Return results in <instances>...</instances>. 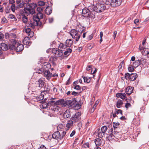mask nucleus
Returning <instances> with one entry per match:
<instances>
[{"label": "nucleus", "mask_w": 149, "mask_h": 149, "mask_svg": "<svg viewBox=\"0 0 149 149\" xmlns=\"http://www.w3.org/2000/svg\"><path fill=\"white\" fill-rule=\"evenodd\" d=\"M25 32L29 34V35H30V33H32V36H33L34 35V33L33 32L31 31V29L30 28H28L27 29H26L25 30Z\"/></svg>", "instance_id": "obj_39"}, {"label": "nucleus", "mask_w": 149, "mask_h": 149, "mask_svg": "<svg viewBox=\"0 0 149 149\" xmlns=\"http://www.w3.org/2000/svg\"><path fill=\"white\" fill-rule=\"evenodd\" d=\"M142 54L144 56L148 55L149 54V49L144 47L142 51Z\"/></svg>", "instance_id": "obj_26"}, {"label": "nucleus", "mask_w": 149, "mask_h": 149, "mask_svg": "<svg viewBox=\"0 0 149 149\" xmlns=\"http://www.w3.org/2000/svg\"><path fill=\"white\" fill-rule=\"evenodd\" d=\"M99 103V101H97L96 102L95 104L93 106V111H94L95 107H96L97 105Z\"/></svg>", "instance_id": "obj_52"}, {"label": "nucleus", "mask_w": 149, "mask_h": 149, "mask_svg": "<svg viewBox=\"0 0 149 149\" xmlns=\"http://www.w3.org/2000/svg\"><path fill=\"white\" fill-rule=\"evenodd\" d=\"M15 4L12 5L11 6V9L12 11L14 12L15 11Z\"/></svg>", "instance_id": "obj_49"}, {"label": "nucleus", "mask_w": 149, "mask_h": 149, "mask_svg": "<svg viewBox=\"0 0 149 149\" xmlns=\"http://www.w3.org/2000/svg\"><path fill=\"white\" fill-rule=\"evenodd\" d=\"M111 133L109 134H106V140H108L110 141L111 140H112L113 139H114V136L113 134V129L111 128L110 129V132Z\"/></svg>", "instance_id": "obj_11"}, {"label": "nucleus", "mask_w": 149, "mask_h": 149, "mask_svg": "<svg viewBox=\"0 0 149 149\" xmlns=\"http://www.w3.org/2000/svg\"><path fill=\"white\" fill-rule=\"evenodd\" d=\"M49 109H50L52 111H58L60 109V107L56 105L50 104Z\"/></svg>", "instance_id": "obj_15"}, {"label": "nucleus", "mask_w": 149, "mask_h": 149, "mask_svg": "<svg viewBox=\"0 0 149 149\" xmlns=\"http://www.w3.org/2000/svg\"><path fill=\"white\" fill-rule=\"evenodd\" d=\"M81 115L80 112H77L72 116L71 120L73 121L74 123H76L81 119L80 116Z\"/></svg>", "instance_id": "obj_9"}, {"label": "nucleus", "mask_w": 149, "mask_h": 149, "mask_svg": "<svg viewBox=\"0 0 149 149\" xmlns=\"http://www.w3.org/2000/svg\"><path fill=\"white\" fill-rule=\"evenodd\" d=\"M116 110V113L117 114L120 113L121 115H123V112L122 110L120 109H115Z\"/></svg>", "instance_id": "obj_46"}, {"label": "nucleus", "mask_w": 149, "mask_h": 149, "mask_svg": "<svg viewBox=\"0 0 149 149\" xmlns=\"http://www.w3.org/2000/svg\"><path fill=\"white\" fill-rule=\"evenodd\" d=\"M133 89V87L128 86L126 89L125 93L129 95L132 93Z\"/></svg>", "instance_id": "obj_19"}, {"label": "nucleus", "mask_w": 149, "mask_h": 149, "mask_svg": "<svg viewBox=\"0 0 149 149\" xmlns=\"http://www.w3.org/2000/svg\"><path fill=\"white\" fill-rule=\"evenodd\" d=\"M21 15L22 16L23 22L25 23H26L28 20V19L27 16L23 14L22 13V12L21 13Z\"/></svg>", "instance_id": "obj_29"}, {"label": "nucleus", "mask_w": 149, "mask_h": 149, "mask_svg": "<svg viewBox=\"0 0 149 149\" xmlns=\"http://www.w3.org/2000/svg\"><path fill=\"white\" fill-rule=\"evenodd\" d=\"M113 134L114 136V137L116 139H118V138H120L121 137V136L120 134V133L117 132V131L115 130V132L114 131L113 132Z\"/></svg>", "instance_id": "obj_25"}, {"label": "nucleus", "mask_w": 149, "mask_h": 149, "mask_svg": "<svg viewBox=\"0 0 149 149\" xmlns=\"http://www.w3.org/2000/svg\"><path fill=\"white\" fill-rule=\"evenodd\" d=\"M81 34L76 31L75 29L71 30L70 35L72 38L74 39L76 41H78L80 38Z\"/></svg>", "instance_id": "obj_6"}, {"label": "nucleus", "mask_w": 149, "mask_h": 149, "mask_svg": "<svg viewBox=\"0 0 149 149\" xmlns=\"http://www.w3.org/2000/svg\"><path fill=\"white\" fill-rule=\"evenodd\" d=\"M74 123L73 121L71 120H69L68 121L66 125L67 130H69L70 127H72Z\"/></svg>", "instance_id": "obj_22"}, {"label": "nucleus", "mask_w": 149, "mask_h": 149, "mask_svg": "<svg viewBox=\"0 0 149 149\" xmlns=\"http://www.w3.org/2000/svg\"><path fill=\"white\" fill-rule=\"evenodd\" d=\"M82 77L83 78L84 81L85 82L88 83L90 82L91 80V78L89 77H85L84 76H82Z\"/></svg>", "instance_id": "obj_30"}, {"label": "nucleus", "mask_w": 149, "mask_h": 149, "mask_svg": "<svg viewBox=\"0 0 149 149\" xmlns=\"http://www.w3.org/2000/svg\"><path fill=\"white\" fill-rule=\"evenodd\" d=\"M138 76L137 74L136 73H132L130 75V80L131 81H134L136 79Z\"/></svg>", "instance_id": "obj_21"}, {"label": "nucleus", "mask_w": 149, "mask_h": 149, "mask_svg": "<svg viewBox=\"0 0 149 149\" xmlns=\"http://www.w3.org/2000/svg\"><path fill=\"white\" fill-rule=\"evenodd\" d=\"M13 45L12 47L14 48H15L17 52L22 51L24 48V47L22 44L18 43H17L16 41L15 40L13 43Z\"/></svg>", "instance_id": "obj_7"}, {"label": "nucleus", "mask_w": 149, "mask_h": 149, "mask_svg": "<svg viewBox=\"0 0 149 149\" xmlns=\"http://www.w3.org/2000/svg\"><path fill=\"white\" fill-rule=\"evenodd\" d=\"M45 82L41 79H39L37 81L36 84L37 86L39 87V88H41L44 85Z\"/></svg>", "instance_id": "obj_16"}, {"label": "nucleus", "mask_w": 149, "mask_h": 149, "mask_svg": "<svg viewBox=\"0 0 149 149\" xmlns=\"http://www.w3.org/2000/svg\"><path fill=\"white\" fill-rule=\"evenodd\" d=\"M15 2L14 0H9V3L10 4H15L14 3Z\"/></svg>", "instance_id": "obj_62"}, {"label": "nucleus", "mask_w": 149, "mask_h": 149, "mask_svg": "<svg viewBox=\"0 0 149 149\" xmlns=\"http://www.w3.org/2000/svg\"><path fill=\"white\" fill-rule=\"evenodd\" d=\"M130 74L128 73H125V77L127 80L130 79Z\"/></svg>", "instance_id": "obj_44"}, {"label": "nucleus", "mask_w": 149, "mask_h": 149, "mask_svg": "<svg viewBox=\"0 0 149 149\" xmlns=\"http://www.w3.org/2000/svg\"><path fill=\"white\" fill-rule=\"evenodd\" d=\"M57 57H56L55 56V57H52L50 58L51 60H52V61L54 63V62L57 60Z\"/></svg>", "instance_id": "obj_54"}, {"label": "nucleus", "mask_w": 149, "mask_h": 149, "mask_svg": "<svg viewBox=\"0 0 149 149\" xmlns=\"http://www.w3.org/2000/svg\"><path fill=\"white\" fill-rule=\"evenodd\" d=\"M43 17L42 14L41 13H38L36 15H34L33 17V19H37L39 21L40 19H42Z\"/></svg>", "instance_id": "obj_14"}, {"label": "nucleus", "mask_w": 149, "mask_h": 149, "mask_svg": "<svg viewBox=\"0 0 149 149\" xmlns=\"http://www.w3.org/2000/svg\"><path fill=\"white\" fill-rule=\"evenodd\" d=\"M68 101L69 103H68L67 106H70L72 107H74L76 103H77V101H76L75 98H74L72 99V100H67Z\"/></svg>", "instance_id": "obj_12"}, {"label": "nucleus", "mask_w": 149, "mask_h": 149, "mask_svg": "<svg viewBox=\"0 0 149 149\" xmlns=\"http://www.w3.org/2000/svg\"><path fill=\"white\" fill-rule=\"evenodd\" d=\"M123 104V102L122 100H119L116 102V106L118 108H120Z\"/></svg>", "instance_id": "obj_31"}, {"label": "nucleus", "mask_w": 149, "mask_h": 149, "mask_svg": "<svg viewBox=\"0 0 149 149\" xmlns=\"http://www.w3.org/2000/svg\"><path fill=\"white\" fill-rule=\"evenodd\" d=\"M93 34H92L90 35L89 36L88 38V40H91L93 38Z\"/></svg>", "instance_id": "obj_61"}, {"label": "nucleus", "mask_w": 149, "mask_h": 149, "mask_svg": "<svg viewBox=\"0 0 149 149\" xmlns=\"http://www.w3.org/2000/svg\"><path fill=\"white\" fill-rule=\"evenodd\" d=\"M121 0H106L105 3L108 5H110L113 7H116L121 4Z\"/></svg>", "instance_id": "obj_5"}, {"label": "nucleus", "mask_w": 149, "mask_h": 149, "mask_svg": "<svg viewBox=\"0 0 149 149\" xmlns=\"http://www.w3.org/2000/svg\"><path fill=\"white\" fill-rule=\"evenodd\" d=\"M72 52V49L70 48L66 49V50L64 52V54L67 56H69Z\"/></svg>", "instance_id": "obj_32"}, {"label": "nucleus", "mask_w": 149, "mask_h": 149, "mask_svg": "<svg viewBox=\"0 0 149 149\" xmlns=\"http://www.w3.org/2000/svg\"><path fill=\"white\" fill-rule=\"evenodd\" d=\"M37 10L38 13H41V11L42 10V9L40 7H38L37 8Z\"/></svg>", "instance_id": "obj_53"}, {"label": "nucleus", "mask_w": 149, "mask_h": 149, "mask_svg": "<svg viewBox=\"0 0 149 149\" xmlns=\"http://www.w3.org/2000/svg\"><path fill=\"white\" fill-rule=\"evenodd\" d=\"M0 46L1 49L4 51H6L8 49V46L7 43L2 42L0 44Z\"/></svg>", "instance_id": "obj_18"}, {"label": "nucleus", "mask_w": 149, "mask_h": 149, "mask_svg": "<svg viewBox=\"0 0 149 149\" xmlns=\"http://www.w3.org/2000/svg\"><path fill=\"white\" fill-rule=\"evenodd\" d=\"M113 127L114 128V132H115V130L117 131V129L120 123H119L113 122Z\"/></svg>", "instance_id": "obj_33"}, {"label": "nucleus", "mask_w": 149, "mask_h": 149, "mask_svg": "<svg viewBox=\"0 0 149 149\" xmlns=\"http://www.w3.org/2000/svg\"><path fill=\"white\" fill-rule=\"evenodd\" d=\"M124 62L123 61H122L120 63L119 65L118 66V69L119 70H121L122 69V65L123 64Z\"/></svg>", "instance_id": "obj_45"}, {"label": "nucleus", "mask_w": 149, "mask_h": 149, "mask_svg": "<svg viewBox=\"0 0 149 149\" xmlns=\"http://www.w3.org/2000/svg\"><path fill=\"white\" fill-rule=\"evenodd\" d=\"M134 66H130V67L128 68V69L129 72H132L134 70V68H133Z\"/></svg>", "instance_id": "obj_51"}, {"label": "nucleus", "mask_w": 149, "mask_h": 149, "mask_svg": "<svg viewBox=\"0 0 149 149\" xmlns=\"http://www.w3.org/2000/svg\"><path fill=\"white\" fill-rule=\"evenodd\" d=\"M7 21L6 19L5 18H3L2 19V21L1 22L3 23H5L7 22Z\"/></svg>", "instance_id": "obj_57"}, {"label": "nucleus", "mask_w": 149, "mask_h": 149, "mask_svg": "<svg viewBox=\"0 0 149 149\" xmlns=\"http://www.w3.org/2000/svg\"><path fill=\"white\" fill-rule=\"evenodd\" d=\"M6 13H9L10 12V10L8 8H6Z\"/></svg>", "instance_id": "obj_64"}, {"label": "nucleus", "mask_w": 149, "mask_h": 149, "mask_svg": "<svg viewBox=\"0 0 149 149\" xmlns=\"http://www.w3.org/2000/svg\"><path fill=\"white\" fill-rule=\"evenodd\" d=\"M60 132H61V139H62L66 134V132L65 131H60Z\"/></svg>", "instance_id": "obj_42"}, {"label": "nucleus", "mask_w": 149, "mask_h": 149, "mask_svg": "<svg viewBox=\"0 0 149 149\" xmlns=\"http://www.w3.org/2000/svg\"><path fill=\"white\" fill-rule=\"evenodd\" d=\"M116 95L117 97H120L122 99H124L125 97L126 94L125 93H118L116 94Z\"/></svg>", "instance_id": "obj_27"}, {"label": "nucleus", "mask_w": 149, "mask_h": 149, "mask_svg": "<svg viewBox=\"0 0 149 149\" xmlns=\"http://www.w3.org/2000/svg\"><path fill=\"white\" fill-rule=\"evenodd\" d=\"M30 40L28 38H25L24 39L23 42L24 44L29 45V41Z\"/></svg>", "instance_id": "obj_35"}, {"label": "nucleus", "mask_w": 149, "mask_h": 149, "mask_svg": "<svg viewBox=\"0 0 149 149\" xmlns=\"http://www.w3.org/2000/svg\"><path fill=\"white\" fill-rule=\"evenodd\" d=\"M130 104L128 103H126L125 105V107L127 109L129 107H130Z\"/></svg>", "instance_id": "obj_58"}, {"label": "nucleus", "mask_w": 149, "mask_h": 149, "mask_svg": "<svg viewBox=\"0 0 149 149\" xmlns=\"http://www.w3.org/2000/svg\"><path fill=\"white\" fill-rule=\"evenodd\" d=\"M66 47L65 45H64L63 43H61L58 46V48L60 49H65Z\"/></svg>", "instance_id": "obj_43"}, {"label": "nucleus", "mask_w": 149, "mask_h": 149, "mask_svg": "<svg viewBox=\"0 0 149 149\" xmlns=\"http://www.w3.org/2000/svg\"><path fill=\"white\" fill-rule=\"evenodd\" d=\"M75 134V131L74 130L72 131V132L70 134V137L73 136Z\"/></svg>", "instance_id": "obj_63"}, {"label": "nucleus", "mask_w": 149, "mask_h": 149, "mask_svg": "<svg viewBox=\"0 0 149 149\" xmlns=\"http://www.w3.org/2000/svg\"><path fill=\"white\" fill-rule=\"evenodd\" d=\"M56 100L55 98H51V100L49 101L48 103L50 104H55L56 105H61L62 107L67 106L69 101L68 100H65L63 99H60L57 100Z\"/></svg>", "instance_id": "obj_3"}, {"label": "nucleus", "mask_w": 149, "mask_h": 149, "mask_svg": "<svg viewBox=\"0 0 149 149\" xmlns=\"http://www.w3.org/2000/svg\"><path fill=\"white\" fill-rule=\"evenodd\" d=\"M38 149H47V148L44 145H41Z\"/></svg>", "instance_id": "obj_60"}, {"label": "nucleus", "mask_w": 149, "mask_h": 149, "mask_svg": "<svg viewBox=\"0 0 149 149\" xmlns=\"http://www.w3.org/2000/svg\"><path fill=\"white\" fill-rule=\"evenodd\" d=\"M95 142L96 146H102L105 143V142L103 139H101L100 138L96 139Z\"/></svg>", "instance_id": "obj_10"}, {"label": "nucleus", "mask_w": 149, "mask_h": 149, "mask_svg": "<svg viewBox=\"0 0 149 149\" xmlns=\"http://www.w3.org/2000/svg\"><path fill=\"white\" fill-rule=\"evenodd\" d=\"M45 12L47 15H50L52 12V9L49 7H47L46 9Z\"/></svg>", "instance_id": "obj_34"}, {"label": "nucleus", "mask_w": 149, "mask_h": 149, "mask_svg": "<svg viewBox=\"0 0 149 149\" xmlns=\"http://www.w3.org/2000/svg\"><path fill=\"white\" fill-rule=\"evenodd\" d=\"M8 17L10 19H13L15 18V16L13 14L9 15Z\"/></svg>", "instance_id": "obj_59"}, {"label": "nucleus", "mask_w": 149, "mask_h": 149, "mask_svg": "<svg viewBox=\"0 0 149 149\" xmlns=\"http://www.w3.org/2000/svg\"><path fill=\"white\" fill-rule=\"evenodd\" d=\"M85 30V28L80 25H78L77 27L76 31L81 34Z\"/></svg>", "instance_id": "obj_17"}, {"label": "nucleus", "mask_w": 149, "mask_h": 149, "mask_svg": "<svg viewBox=\"0 0 149 149\" xmlns=\"http://www.w3.org/2000/svg\"><path fill=\"white\" fill-rule=\"evenodd\" d=\"M37 7V4L34 3L29 4L26 7L24 8V10L26 13L33 14L35 12V8Z\"/></svg>", "instance_id": "obj_4"}, {"label": "nucleus", "mask_w": 149, "mask_h": 149, "mask_svg": "<svg viewBox=\"0 0 149 149\" xmlns=\"http://www.w3.org/2000/svg\"><path fill=\"white\" fill-rule=\"evenodd\" d=\"M107 127L105 126H104L101 128V130L102 132L103 133V134H106V131L107 130Z\"/></svg>", "instance_id": "obj_38"}, {"label": "nucleus", "mask_w": 149, "mask_h": 149, "mask_svg": "<svg viewBox=\"0 0 149 149\" xmlns=\"http://www.w3.org/2000/svg\"><path fill=\"white\" fill-rule=\"evenodd\" d=\"M50 88L48 85H45L44 87V91H45L47 93L49 92V91Z\"/></svg>", "instance_id": "obj_36"}, {"label": "nucleus", "mask_w": 149, "mask_h": 149, "mask_svg": "<svg viewBox=\"0 0 149 149\" xmlns=\"http://www.w3.org/2000/svg\"><path fill=\"white\" fill-rule=\"evenodd\" d=\"M16 3L18 5V6L20 8H22L24 5V3H23V1L21 0H16Z\"/></svg>", "instance_id": "obj_23"}, {"label": "nucleus", "mask_w": 149, "mask_h": 149, "mask_svg": "<svg viewBox=\"0 0 149 149\" xmlns=\"http://www.w3.org/2000/svg\"><path fill=\"white\" fill-rule=\"evenodd\" d=\"M106 135V134H103V133L102 132H99L98 133V136L100 138H101L102 139H103L102 138L104 137H105Z\"/></svg>", "instance_id": "obj_40"}, {"label": "nucleus", "mask_w": 149, "mask_h": 149, "mask_svg": "<svg viewBox=\"0 0 149 149\" xmlns=\"http://www.w3.org/2000/svg\"><path fill=\"white\" fill-rule=\"evenodd\" d=\"M38 4L39 6H42L45 5V3L43 1H40L38 2Z\"/></svg>", "instance_id": "obj_47"}, {"label": "nucleus", "mask_w": 149, "mask_h": 149, "mask_svg": "<svg viewBox=\"0 0 149 149\" xmlns=\"http://www.w3.org/2000/svg\"><path fill=\"white\" fill-rule=\"evenodd\" d=\"M33 19V22L31 21V22L35 26L38 25L39 21H38V20H37V19Z\"/></svg>", "instance_id": "obj_37"}, {"label": "nucleus", "mask_w": 149, "mask_h": 149, "mask_svg": "<svg viewBox=\"0 0 149 149\" xmlns=\"http://www.w3.org/2000/svg\"><path fill=\"white\" fill-rule=\"evenodd\" d=\"M70 77L68 80L67 81L66 83V85H68L70 84L71 82V80L70 79Z\"/></svg>", "instance_id": "obj_55"}, {"label": "nucleus", "mask_w": 149, "mask_h": 149, "mask_svg": "<svg viewBox=\"0 0 149 149\" xmlns=\"http://www.w3.org/2000/svg\"><path fill=\"white\" fill-rule=\"evenodd\" d=\"M70 112L68 110H66L63 114V116L65 118H68L70 116Z\"/></svg>", "instance_id": "obj_24"}, {"label": "nucleus", "mask_w": 149, "mask_h": 149, "mask_svg": "<svg viewBox=\"0 0 149 149\" xmlns=\"http://www.w3.org/2000/svg\"><path fill=\"white\" fill-rule=\"evenodd\" d=\"M73 43V41L71 39H68L66 41L65 45L66 47H71Z\"/></svg>", "instance_id": "obj_20"}, {"label": "nucleus", "mask_w": 149, "mask_h": 149, "mask_svg": "<svg viewBox=\"0 0 149 149\" xmlns=\"http://www.w3.org/2000/svg\"><path fill=\"white\" fill-rule=\"evenodd\" d=\"M29 26L31 27L33 29H34L35 28V26L31 22L29 24Z\"/></svg>", "instance_id": "obj_56"}, {"label": "nucleus", "mask_w": 149, "mask_h": 149, "mask_svg": "<svg viewBox=\"0 0 149 149\" xmlns=\"http://www.w3.org/2000/svg\"><path fill=\"white\" fill-rule=\"evenodd\" d=\"M105 8V6L103 4L97 3L95 5H91L88 8H85L83 9L82 15L84 17L93 19L95 18L97 13L103 11Z\"/></svg>", "instance_id": "obj_1"}, {"label": "nucleus", "mask_w": 149, "mask_h": 149, "mask_svg": "<svg viewBox=\"0 0 149 149\" xmlns=\"http://www.w3.org/2000/svg\"><path fill=\"white\" fill-rule=\"evenodd\" d=\"M52 138L56 139H61V132L59 131L55 132L52 135Z\"/></svg>", "instance_id": "obj_13"}, {"label": "nucleus", "mask_w": 149, "mask_h": 149, "mask_svg": "<svg viewBox=\"0 0 149 149\" xmlns=\"http://www.w3.org/2000/svg\"><path fill=\"white\" fill-rule=\"evenodd\" d=\"M80 92L78 93L74 91H73L71 93V94L72 95H74V96H77L79 95L80 94Z\"/></svg>", "instance_id": "obj_50"}, {"label": "nucleus", "mask_w": 149, "mask_h": 149, "mask_svg": "<svg viewBox=\"0 0 149 149\" xmlns=\"http://www.w3.org/2000/svg\"><path fill=\"white\" fill-rule=\"evenodd\" d=\"M74 89L77 90L81 91V88L80 86L79 85H77L75 86L74 88Z\"/></svg>", "instance_id": "obj_48"}, {"label": "nucleus", "mask_w": 149, "mask_h": 149, "mask_svg": "<svg viewBox=\"0 0 149 149\" xmlns=\"http://www.w3.org/2000/svg\"><path fill=\"white\" fill-rule=\"evenodd\" d=\"M81 107V105L79 104L78 102H77V103H76L74 107H73V108L75 109H80Z\"/></svg>", "instance_id": "obj_41"}, {"label": "nucleus", "mask_w": 149, "mask_h": 149, "mask_svg": "<svg viewBox=\"0 0 149 149\" xmlns=\"http://www.w3.org/2000/svg\"><path fill=\"white\" fill-rule=\"evenodd\" d=\"M52 52L56 57H60L63 54V50L59 49L54 48L52 50Z\"/></svg>", "instance_id": "obj_8"}, {"label": "nucleus", "mask_w": 149, "mask_h": 149, "mask_svg": "<svg viewBox=\"0 0 149 149\" xmlns=\"http://www.w3.org/2000/svg\"><path fill=\"white\" fill-rule=\"evenodd\" d=\"M141 64V62L139 60H136L133 63V66L136 68Z\"/></svg>", "instance_id": "obj_28"}, {"label": "nucleus", "mask_w": 149, "mask_h": 149, "mask_svg": "<svg viewBox=\"0 0 149 149\" xmlns=\"http://www.w3.org/2000/svg\"><path fill=\"white\" fill-rule=\"evenodd\" d=\"M50 68L51 65L49 63H44L42 65V68L39 69L37 72L38 74H42L47 79L49 80L50 78L52 76V73L49 70Z\"/></svg>", "instance_id": "obj_2"}]
</instances>
